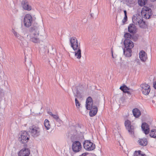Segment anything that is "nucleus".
Segmentation results:
<instances>
[{"instance_id": "f257e3e1", "label": "nucleus", "mask_w": 156, "mask_h": 156, "mask_svg": "<svg viewBox=\"0 0 156 156\" xmlns=\"http://www.w3.org/2000/svg\"><path fill=\"white\" fill-rule=\"evenodd\" d=\"M29 31L30 32L29 35L30 40L34 43H39L40 40L38 37L39 32V26L37 25L34 26L30 28Z\"/></svg>"}, {"instance_id": "f03ea898", "label": "nucleus", "mask_w": 156, "mask_h": 156, "mask_svg": "<svg viewBox=\"0 0 156 156\" xmlns=\"http://www.w3.org/2000/svg\"><path fill=\"white\" fill-rule=\"evenodd\" d=\"M132 21L134 24L138 25L141 28H144L145 26V23L142 17L139 15H134L132 17Z\"/></svg>"}, {"instance_id": "7ed1b4c3", "label": "nucleus", "mask_w": 156, "mask_h": 156, "mask_svg": "<svg viewBox=\"0 0 156 156\" xmlns=\"http://www.w3.org/2000/svg\"><path fill=\"white\" fill-rule=\"evenodd\" d=\"M28 131L31 136L34 137H36L40 135L41 129L37 125H34L30 126Z\"/></svg>"}, {"instance_id": "20e7f679", "label": "nucleus", "mask_w": 156, "mask_h": 156, "mask_svg": "<svg viewBox=\"0 0 156 156\" xmlns=\"http://www.w3.org/2000/svg\"><path fill=\"white\" fill-rule=\"evenodd\" d=\"M33 18L29 14H26L24 17L23 23L24 26L27 28L30 27L33 23Z\"/></svg>"}, {"instance_id": "39448f33", "label": "nucleus", "mask_w": 156, "mask_h": 156, "mask_svg": "<svg viewBox=\"0 0 156 156\" xmlns=\"http://www.w3.org/2000/svg\"><path fill=\"white\" fill-rule=\"evenodd\" d=\"M141 14L142 17L148 19L152 14L151 10V8L147 7L144 6L142 9Z\"/></svg>"}, {"instance_id": "423d86ee", "label": "nucleus", "mask_w": 156, "mask_h": 156, "mask_svg": "<svg viewBox=\"0 0 156 156\" xmlns=\"http://www.w3.org/2000/svg\"><path fill=\"white\" fill-rule=\"evenodd\" d=\"M84 149L86 151H91L95 148V144L89 140H85L83 143Z\"/></svg>"}, {"instance_id": "0eeeda50", "label": "nucleus", "mask_w": 156, "mask_h": 156, "mask_svg": "<svg viewBox=\"0 0 156 156\" xmlns=\"http://www.w3.org/2000/svg\"><path fill=\"white\" fill-rule=\"evenodd\" d=\"M29 139V135L25 131H22L20 134L19 140L22 143H27Z\"/></svg>"}, {"instance_id": "6e6552de", "label": "nucleus", "mask_w": 156, "mask_h": 156, "mask_svg": "<svg viewBox=\"0 0 156 156\" xmlns=\"http://www.w3.org/2000/svg\"><path fill=\"white\" fill-rule=\"evenodd\" d=\"M70 45L74 51L77 50L78 48H80V43L78 44V41L76 37H72L70 39Z\"/></svg>"}, {"instance_id": "1a4fd4ad", "label": "nucleus", "mask_w": 156, "mask_h": 156, "mask_svg": "<svg viewBox=\"0 0 156 156\" xmlns=\"http://www.w3.org/2000/svg\"><path fill=\"white\" fill-rule=\"evenodd\" d=\"M72 149L75 152H79L81 149L82 146L80 143L78 141H75L72 144Z\"/></svg>"}, {"instance_id": "9d476101", "label": "nucleus", "mask_w": 156, "mask_h": 156, "mask_svg": "<svg viewBox=\"0 0 156 156\" xmlns=\"http://www.w3.org/2000/svg\"><path fill=\"white\" fill-rule=\"evenodd\" d=\"M125 125L129 133L132 135H133L134 133V127L131 125V122L129 120H126L125 122Z\"/></svg>"}, {"instance_id": "9b49d317", "label": "nucleus", "mask_w": 156, "mask_h": 156, "mask_svg": "<svg viewBox=\"0 0 156 156\" xmlns=\"http://www.w3.org/2000/svg\"><path fill=\"white\" fill-rule=\"evenodd\" d=\"M142 91L143 94L144 95H148L151 90L150 86L146 83L142 84L141 85Z\"/></svg>"}, {"instance_id": "f8f14e48", "label": "nucleus", "mask_w": 156, "mask_h": 156, "mask_svg": "<svg viewBox=\"0 0 156 156\" xmlns=\"http://www.w3.org/2000/svg\"><path fill=\"white\" fill-rule=\"evenodd\" d=\"M124 44L125 48L132 49L134 47L133 43L129 39H125Z\"/></svg>"}, {"instance_id": "ddd939ff", "label": "nucleus", "mask_w": 156, "mask_h": 156, "mask_svg": "<svg viewBox=\"0 0 156 156\" xmlns=\"http://www.w3.org/2000/svg\"><path fill=\"white\" fill-rule=\"evenodd\" d=\"M93 106L92 99L91 97H89L86 99V108L87 110H90Z\"/></svg>"}, {"instance_id": "4468645a", "label": "nucleus", "mask_w": 156, "mask_h": 156, "mask_svg": "<svg viewBox=\"0 0 156 156\" xmlns=\"http://www.w3.org/2000/svg\"><path fill=\"white\" fill-rule=\"evenodd\" d=\"M141 128L146 134H148L150 131L149 127L147 124L144 122L142 123Z\"/></svg>"}, {"instance_id": "2eb2a0df", "label": "nucleus", "mask_w": 156, "mask_h": 156, "mask_svg": "<svg viewBox=\"0 0 156 156\" xmlns=\"http://www.w3.org/2000/svg\"><path fill=\"white\" fill-rule=\"evenodd\" d=\"M29 151L28 149H22L19 152V156H28L30 154Z\"/></svg>"}, {"instance_id": "dca6fc26", "label": "nucleus", "mask_w": 156, "mask_h": 156, "mask_svg": "<svg viewBox=\"0 0 156 156\" xmlns=\"http://www.w3.org/2000/svg\"><path fill=\"white\" fill-rule=\"evenodd\" d=\"M139 58L140 60L143 62L146 61L147 59L146 53L143 51H140L139 53Z\"/></svg>"}, {"instance_id": "f3484780", "label": "nucleus", "mask_w": 156, "mask_h": 156, "mask_svg": "<svg viewBox=\"0 0 156 156\" xmlns=\"http://www.w3.org/2000/svg\"><path fill=\"white\" fill-rule=\"evenodd\" d=\"M22 5L23 9L25 10L30 11L31 9V6L29 5L28 2L27 1H23Z\"/></svg>"}, {"instance_id": "a211bd4d", "label": "nucleus", "mask_w": 156, "mask_h": 156, "mask_svg": "<svg viewBox=\"0 0 156 156\" xmlns=\"http://www.w3.org/2000/svg\"><path fill=\"white\" fill-rule=\"evenodd\" d=\"M90 110V117H93L98 112V108L96 106H93V108Z\"/></svg>"}, {"instance_id": "6ab92c4d", "label": "nucleus", "mask_w": 156, "mask_h": 156, "mask_svg": "<svg viewBox=\"0 0 156 156\" xmlns=\"http://www.w3.org/2000/svg\"><path fill=\"white\" fill-rule=\"evenodd\" d=\"M138 143L140 145L142 146H146L147 144V141L146 138L139 139L138 141Z\"/></svg>"}, {"instance_id": "aec40b11", "label": "nucleus", "mask_w": 156, "mask_h": 156, "mask_svg": "<svg viewBox=\"0 0 156 156\" xmlns=\"http://www.w3.org/2000/svg\"><path fill=\"white\" fill-rule=\"evenodd\" d=\"M136 30V28L135 25L133 24H130L128 27V30L131 33H134Z\"/></svg>"}, {"instance_id": "412c9836", "label": "nucleus", "mask_w": 156, "mask_h": 156, "mask_svg": "<svg viewBox=\"0 0 156 156\" xmlns=\"http://www.w3.org/2000/svg\"><path fill=\"white\" fill-rule=\"evenodd\" d=\"M133 113L134 116L138 118L141 115V112L138 108H135L133 110Z\"/></svg>"}, {"instance_id": "4be33fe9", "label": "nucleus", "mask_w": 156, "mask_h": 156, "mask_svg": "<svg viewBox=\"0 0 156 156\" xmlns=\"http://www.w3.org/2000/svg\"><path fill=\"white\" fill-rule=\"evenodd\" d=\"M124 55L127 57H130L131 56V49L124 48L123 50Z\"/></svg>"}, {"instance_id": "5701e85b", "label": "nucleus", "mask_w": 156, "mask_h": 156, "mask_svg": "<svg viewBox=\"0 0 156 156\" xmlns=\"http://www.w3.org/2000/svg\"><path fill=\"white\" fill-rule=\"evenodd\" d=\"M119 89L125 93H127L129 94H131L130 91H129L130 90V89L127 87L126 85H124L120 87Z\"/></svg>"}, {"instance_id": "b1692460", "label": "nucleus", "mask_w": 156, "mask_h": 156, "mask_svg": "<svg viewBox=\"0 0 156 156\" xmlns=\"http://www.w3.org/2000/svg\"><path fill=\"white\" fill-rule=\"evenodd\" d=\"M78 50L75 51V56L78 59H80L81 57V50L80 48H77Z\"/></svg>"}, {"instance_id": "393cba45", "label": "nucleus", "mask_w": 156, "mask_h": 156, "mask_svg": "<svg viewBox=\"0 0 156 156\" xmlns=\"http://www.w3.org/2000/svg\"><path fill=\"white\" fill-rule=\"evenodd\" d=\"M12 33L14 36L18 39L21 40L22 38V37L14 29H12Z\"/></svg>"}, {"instance_id": "a878e982", "label": "nucleus", "mask_w": 156, "mask_h": 156, "mask_svg": "<svg viewBox=\"0 0 156 156\" xmlns=\"http://www.w3.org/2000/svg\"><path fill=\"white\" fill-rule=\"evenodd\" d=\"M133 156H146V155L142 153L140 151H135L134 152Z\"/></svg>"}, {"instance_id": "bb28decb", "label": "nucleus", "mask_w": 156, "mask_h": 156, "mask_svg": "<svg viewBox=\"0 0 156 156\" xmlns=\"http://www.w3.org/2000/svg\"><path fill=\"white\" fill-rule=\"evenodd\" d=\"M150 136L154 138H156V129H153L151 130L150 132Z\"/></svg>"}, {"instance_id": "cd10ccee", "label": "nucleus", "mask_w": 156, "mask_h": 156, "mask_svg": "<svg viewBox=\"0 0 156 156\" xmlns=\"http://www.w3.org/2000/svg\"><path fill=\"white\" fill-rule=\"evenodd\" d=\"M44 125L47 130H48L50 128L51 126L49 124V121L47 119L45 120Z\"/></svg>"}, {"instance_id": "c85d7f7f", "label": "nucleus", "mask_w": 156, "mask_h": 156, "mask_svg": "<svg viewBox=\"0 0 156 156\" xmlns=\"http://www.w3.org/2000/svg\"><path fill=\"white\" fill-rule=\"evenodd\" d=\"M147 2V0H138V3L140 6H142L145 5Z\"/></svg>"}, {"instance_id": "c756f323", "label": "nucleus", "mask_w": 156, "mask_h": 156, "mask_svg": "<svg viewBox=\"0 0 156 156\" xmlns=\"http://www.w3.org/2000/svg\"><path fill=\"white\" fill-rule=\"evenodd\" d=\"M53 117L55 119L57 122L60 123L62 122L61 120L60 119L58 115H54Z\"/></svg>"}, {"instance_id": "7c9ffc66", "label": "nucleus", "mask_w": 156, "mask_h": 156, "mask_svg": "<svg viewBox=\"0 0 156 156\" xmlns=\"http://www.w3.org/2000/svg\"><path fill=\"white\" fill-rule=\"evenodd\" d=\"M124 36L126 39H130L132 36L129 33H127L125 34Z\"/></svg>"}, {"instance_id": "2f4dec72", "label": "nucleus", "mask_w": 156, "mask_h": 156, "mask_svg": "<svg viewBox=\"0 0 156 156\" xmlns=\"http://www.w3.org/2000/svg\"><path fill=\"white\" fill-rule=\"evenodd\" d=\"M76 105L77 108H79L80 106V103L79 101H78L76 98L75 99Z\"/></svg>"}, {"instance_id": "473e14b6", "label": "nucleus", "mask_w": 156, "mask_h": 156, "mask_svg": "<svg viewBox=\"0 0 156 156\" xmlns=\"http://www.w3.org/2000/svg\"><path fill=\"white\" fill-rule=\"evenodd\" d=\"M22 43L23 45L25 47H27L28 46V42L26 40L23 41Z\"/></svg>"}, {"instance_id": "72a5a7b5", "label": "nucleus", "mask_w": 156, "mask_h": 156, "mask_svg": "<svg viewBox=\"0 0 156 156\" xmlns=\"http://www.w3.org/2000/svg\"><path fill=\"white\" fill-rule=\"evenodd\" d=\"M127 16H124V17L122 20V23H125V22H126L127 20Z\"/></svg>"}, {"instance_id": "f704fd0d", "label": "nucleus", "mask_w": 156, "mask_h": 156, "mask_svg": "<svg viewBox=\"0 0 156 156\" xmlns=\"http://www.w3.org/2000/svg\"><path fill=\"white\" fill-rule=\"evenodd\" d=\"M87 153H85L82 154L81 155V156H86L87 155Z\"/></svg>"}, {"instance_id": "c9c22d12", "label": "nucleus", "mask_w": 156, "mask_h": 156, "mask_svg": "<svg viewBox=\"0 0 156 156\" xmlns=\"http://www.w3.org/2000/svg\"><path fill=\"white\" fill-rule=\"evenodd\" d=\"M13 12H14L15 13H16L18 12V10L16 9L13 10Z\"/></svg>"}, {"instance_id": "e433bc0d", "label": "nucleus", "mask_w": 156, "mask_h": 156, "mask_svg": "<svg viewBox=\"0 0 156 156\" xmlns=\"http://www.w3.org/2000/svg\"><path fill=\"white\" fill-rule=\"evenodd\" d=\"M48 114L49 115L51 116L52 117L53 115H54V114H52V113L51 112H48Z\"/></svg>"}, {"instance_id": "4c0bfd02", "label": "nucleus", "mask_w": 156, "mask_h": 156, "mask_svg": "<svg viewBox=\"0 0 156 156\" xmlns=\"http://www.w3.org/2000/svg\"><path fill=\"white\" fill-rule=\"evenodd\" d=\"M124 15L125 16H127V12L126 10H124Z\"/></svg>"}, {"instance_id": "58836bf2", "label": "nucleus", "mask_w": 156, "mask_h": 156, "mask_svg": "<svg viewBox=\"0 0 156 156\" xmlns=\"http://www.w3.org/2000/svg\"><path fill=\"white\" fill-rule=\"evenodd\" d=\"M154 88L156 89V83L154 84Z\"/></svg>"}, {"instance_id": "ea45409f", "label": "nucleus", "mask_w": 156, "mask_h": 156, "mask_svg": "<svg viewBox=\"0 0 156 156\" xmlns=\"http://www.w3.org/2000/svg\"><path fill=\"white\" fill-rule=\"evenodd\" d=\"M150 0V1H151V2H154L155 1H156V0Z\"/></svg>"}, {"instance_id": "a19ab883", "label": "nucleus", "mask_w": 156, "mask_h": 156, "mask_svg": "<svg viewBox=\"0 0 156 156\" xmlns=\"http://www.w3.org/2000/svg\"><path fill=\"white\" fill-rule=\"evenodd\" d=\"M30 64H31V62H30Z\"/></svg>"}, {"instance_id": "79ce46f5", "label": "nucleus", "mask_w": 156, "mask_h": 156, "mask_svg": "<svg viewBox=\"0 0 156 156\" xmlns=\"http://www.w3.org/2000/svg\"><path fill=\"white\" fill-rule=\"evenodd\" d=\"M112 57H113V54H112Z\"/></svg>"}]
</instances>
